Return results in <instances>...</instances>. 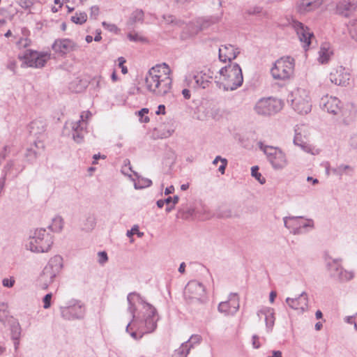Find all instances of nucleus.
Wrapping results in <instances>:
<instances>
[{
    "label": "nucleus",
    "mask_w": 357,
    "mask_h": 357,
    "mask_svg": "<svg viewBox=\"0 0 357 357\" xmlns=\"http://www.w3.org/2000/svg\"><path fill=\"white\" fill-rule=\"evenodd\" d=\"M138 303L142 305V310L138 314L136 325L134 326L142 335L155 331L160 319L157 309L147 303L142 296H138Z\"/></svg>",
    "instance_id": "nucleus-1"
},
{
    "label": "nucleus",
    "mask_w": 357,
    "mask_h": 357,
    "mask_svg": "<svg viewBox=\"0 0 357 357\" xmlns=\"http://www.w3.org/2000/svg\"><path fill=\"white\" fill-rule=\"evenodd\" d=\"M170 68L163 63L152 67L145 77V84L147 89H169L172 79L170 77Z\"/></svg>",
    "instance_id": "nucleus-2"
},
{
    "label": "nucleus",
    "mask_w": 357,
    "mask_h": 357,
    "mask_svg": "<svg viewBox=\"0 0 357 357\" xmlns=\"http://www.w3.org/2000/svg\"><path fill=\"white\" fill-rule=\"evenodd\" d=\"M53 236L45 229H36L30 236L29 244L26 245L33 252L43 253L48 252L53 244Z\"/></svg>",
    "instance_id": "nucleus-3"
},
{
    "label": "nucleus",
    "mask_w": 357,
    "mask_h": 357,
    "mask_svg": "<svg viewBox=\"0 0 357 357\" xmlns=\"http://www.w3.org/2000/svg\"><path fill=\"white\" fill-rule=\"evenodd\" d=\"M257 145L274 169H282L287 165L286 154L280 148L266 145L262 142H259Z\"/></svg>",
    "instance_id": "nucleus-4"
},
{
    "label": "nucleus",
    "mask_w": 357,
    "mask_h": 357,
    "mask_svg": "<svg viewBox=\"0 0 357 357\" xmlns=\"http://www.w3.org/2000/svg\"><path fill=\"white\" fill-rule=\"evenodd\" d=\"M294 66L295 61L294 58L290 56L282 57L275 62L274 66L271 69V73L275 79L285 82L294 74Z\"/></svg>",
    "instance_id": "nucleus-5"
},
{
    "label": "nucleus",
    "mask_w": 357,
    "mask_h": 357,
    "mask_svg": "<svg viewBox=\"0 0 357 357\" xmlns=\"http://www.w3.org/2000/svg\"><path fill=\"white\" fill-rule=\"evenodd\" d=\"M62 267L61 257L56 255L50 259L40 275V280L43 282V289H47L54 282V278L59 273Z\"/></svg>",
    "instance_id": "nucleus-6"
},
{
    "label": "nucleus",
    "mask_w": 357,
    "mask_h": 357,
    "mask_svg": "<svg viewBox=\"0 0 357 357\" xmlns=\"http://www.w3.org/2000/svg\"><path fill=\"white\" fill-rule=\"evenodd\" d=\"M282 100L273 97L262 98L255 106V111L259 115L271 116L279 112L283 107Z\"/></svg>",
    "instance_id": "nucleus-7"
},
{
    "label": "nucleus",
    "mask_w": 357,
    "mask_h": 357,
    "mask_svg": "<svg viewBox=\"0 0 357 357\" xmlns=\"http://www.w3.org/2000/svg\"><path fill=\"white\" fill-rule=\"evenodd\" d=\"M59 310L62 318L68 321L83 319L86 314L84 304L74 299L69 301L66 306H61Z\"/></svg>",
    "instance_id": "nucleus-8"
},
{
    "label": "nucleus",
    "mask_w": 357,
    "mask_h": 357,
    "mask_svg": "<svg viewBox=\"0 0 357 357\" xmlns=\"http://www.w3.org/2000/svg\"><path fill=\"white\" fill-rule=\"evenodd\" d=\"M290 102L292 108L300 114H306L311 111L308 91H291Z\"/></svg>",
    "instance_id": "nucleus-9"
},
{
    "label": "nucleus",
    "mask_w": 357,
    "mask_h": 357,
    "mask_svg": "<svg viewBox=\"0 0 357 357\" xmlns=\"http://www.w3.org/2000/svg\"><path fill=\"white\" fill-rule=\"evenodd\" d=\"M222 75H227V86H224V89H236L241 86L243 82L242 70L238 64L235 63L233 66H225L220 70Z\"/></svg>",
    "instance_id": "nucleus-10"
},
{
    "label": "nucleus",
    "mask_w": 357,
    "mask_h": 357,
    "mask_svg": "<svg viewBox=\"0 0 357 357\" xmlns=\"http://www.w3.org/2000/svg\"><path fill=\"white\" fill-rule=\"evenodd\" d=\"M213 82L205 75L197 72H190L185 75L183 86L192 89H205L213 88Z\"/></svg>",
    "instance_id": "nucleus-11"
},
{
    "label": "nucleus",
    "mask_w": 357,
    "mask_h": 357,
    "mask_svg": "<svg viewBox=\"0 0 357 357\" xmlns=\"http://www.w3.org/2000/svg\"><path fill=\"white\" fill-rule=\"evenodd\" d=\"M283 220L284 226L295 235L303 234L307 227H314L312 220L307 219L303 221L301 216L284 217Z\"/></svg>",
    "instance_id": "nucleus-12"
},
{
    "label": "nucleus",
    "mask_w": 357,
    "mask_h": 357,
    "mask_svg": "<svg viewBox=\"0 0 357 357\" xmlns=\"http://www.w3.org/2000/svg\"><path fill=\"white\" fill-rule=\"evenodd\" d=\"M184 295L186 299L201 301L205 296V288L201 282L191 280L185 286Z\"/></svg>",
    "instance_id": "nucleus-13"
},
{
    "label": "nucleus",
    "mask_w": 357,
    "mask_h": 357,
    "mask_svg": "<svg viewBox=\"0 0 357 357\" xmlns=\"http://www.w3.org/2000/svg\"><path fill=\"white\" fill-rule=\"evenodd\" d=\"M50 58V54L39 53L31 50H27L24 54V59L27 65L37 68L43 67Z\"/></svg>",
    "instance_id": "nucleus-14"
},
{
    "label": "nucleus",
    "mask_w": 357,
    "mask_h": 357,
    "mask_svg": "<svg viewBox=\"0 0 357 357\" xmlns=\"http://www.w3.org/2000/svg\"><path fill=\"white\" fill-rule=\"evenodd\" d=\"M289 24L296 31L300 40L305 44L304 47H308L310 45L311 38L314 36L309 28L294 18L289 20Z\"/></svg>",
    "instance_id": "nucleus-15"
},
{
    "label": "nucleus",
    "mask_w": 357,
    "mask_h": 357,
    "mask_svg": "<svg viewBox=\"0 0 357 357\" xmlns=\"http://www.w3.org/2000/svg\"><path fill=\"white\" fill-rule=\"evenodd\" d=\"M218 311L225 315H234L239 309V298L237 294L231 293L228 301L221 302L218 307Z\"/></svg>",
    "instance_id": "nucleus-16"
},
{
    "label": "nucleus",
    "mask_w": 357,
    "mask_h": 357,
    "mask_svg": "<svg viewBox=\"0 0 357 357\" xmlns=\"http://www.w3.org/2000/svg\"><path fill=\"white\" fill-rule=\"evenodd\" d=\"M52 48L56 53L66 55L70 52L77 50L78 45L70 39L59 38L54 40Z\"/></svg>",
    "instance_id": "nucleus-17"
},
{
    "label": "nucleus",
    "mask_w": 357,
    "mask_h": 357,
    "mask_svg": "<svg viewBox=\"0 0 357 357\" xmlns=\"http://www.w3.org/2000/svg\"><path fill=\"white\" fill-rule=\"evenodd\" d=\"M330 80L337 86L346 87L349 84L350 73L342 66H338L330 74Z\"/></svg>",
    "instance_id": "nucleus-18"
},
{
    "label": "nucleus",
    "mask_w": 357,
    "mask_h": 357,
    "mask_svg": "<svg viewBox=\"0 0 357 357\" xmlns=\"http://www.w3.org/2000/svg\"><path fill=\"white\" fill-rule=\"evenodd\" d=\"M340 101L335 96H324L320 100V106L323 110L333 114H337L340 111Z\"/></svg>",
    "instance_id": "nucleus-19"
},
{
    "label": "nucleus",
    "mask_w": 357,
    "mask_h": 357,
    "mask_svg": "<svg viewBox=\"0 0 357 357\" xmlns=\"http://www.w3.org/2000/svg\"><path fill=\"white\" fill-rule=\"evenodd\" d=\"M286 303L294 310H300L302 313L308 310V296L306 292H302L298 298H287Z\"/></svg>",
    "instance_id": "nucleus-20"
},
{
    "label": "nucleus",
    "mask_w": 357,
    "mask_h": 357,
    "mask_svg": "<svg viewBox=\"0 0 357 357\" xmlns=\"http://www.w3.org/2000/svg\"><path fill=\"white\" fill-rule=\"evenodd\" d=\"M357 10V1L342 0L337 3L336 6V12L337 14L346 17H349Z\"/></svg>",
    "instance_id": "nucleus-21"
},
{
    "label": "nucleus",
    "mask_w": 357,
    "mask_h": 357,
    "mask_svg": "<svg viewBox=\"0 0 357 357\" xmlns=\"http://www.w3.org/2000/svg\"><path fill=\"white\" fill-rule=\"evenodd\" d=\"M198 110L204 113L198 116V119L200 120H204L210 117L215 119L220 116V109L212 102H203L202 105L198 107Z\"/></svg>",
    "instance_id": "nucleus-22"
},
{
    "label": "nucleus",
    "mask_w": 357,
    "mask_h": 357,
    "mask_svg": "<svg viewBox=\"0 0 357 357\" xmlns=\"http://www.w3.org/2000/svg\"><path fill=\"white\" fill-rule=\"evenodd\" d=\"M239 53L238 49L232 45H221L219 48V59L222 62L231 61L236 59Z\"/></svg>",
    "instance_id": "nucleus-23"
},
{
    "label": "nucleus",
    "mask_w": 357,
    "mask_h": 357,
    "mask_svg": "<svg viewBox=\"0 0 357 357\" xmlns=\"http://www.w3.org/2000/svg\"><path fill=\"white\" fill-rule=\"evenodd\" d=\"M84 124V123L82 115L81 116L80 120L70 123L73 139L76 143H82L84 140V135L86 133Z\"/></svg>",
    "instance_id": "nucleus-24"
},
{
    "label": "nucleus",
    "mask_w": 357,
    "mask_h": 357,
    "mask_svg": "<svg viewBox=\"0 0 357 357\" xmlns=\"http://www.w3.org/2000/svg\"><path fill=\"white\" fill-rule=\"evenodd\" d=\"M45 145L42 140H35L33 145L26 149L25 158L27 161L31 163L33 162L38 158V155L40 154V151H43Z\"/></svg>",
    "instance_id": "nucleus-25"
},
{
    "label": "nucleus",
    "mask_w": 357,
    "mask_h": 357,
    "mask_svg": "<svg viewBox=\"0 0 357 357\" xmlns=\"http://www.w3.org/2000/svg\"><path fill=\"white\" fill-rule=\"evenodd\" d=\"M326 267L329 273L331 278L335 279L336 274L339 272L340 268L342 267L341 259H332L331 257H326L325 259Z\"/></svg>",
    "instance_id": "nucleus-26"
},
{
    "label": "nucleus",
    "mask_w": 357,
    "mask_h": 357,
    "mask_svg": "<svg viewBox=\"0 0 357 357\" xmlns=\"http://www.w3.org/2000/svg\"><path fill=\"white\" fill-rule=\"evenodd\" d=\"M46 123L43 120L33 121L29 126V132L31 135L40 138L45 132Z\"/></svg>",
    "instance_id": "nucleus-27"
},
{
    "label": "nucleus",
    "mask_w": 357,
    "mask_h": 357,
    "mask_svg": "<svg viewBox=\"0 0 357 357\" xmlns=\"http://www.w3.org/2000/svg\"><path fill=\"white\" fill-rule=\"evenodd\" d=\"M293 142L294 145L299 146L306 153H310L312 151L311 146L307 143L305 137L303 136L302 134L298 132V129H295V135L294 137Z\"/></svg>",
    "instance_id": "nucleus-28"
},
{
    "label": "nucleus",
    "mask_w": 357,
    "mask_h": 357,
    "mask_svg": "<svg viewBox=\"0 0 357 357\" xmlns=\"http://www.w3.org/2000/svg\"><path fill=\"white\" fill-rule=\"evenodd\" d=\"M261 314L265 315V322L266 328L268 331H271L275 323V317L273 310L270 308L262 309L258 311L257 312V315L259 318Z\"/></svg>",
    "instance_id": "nucleus-29"
},
{
    "label": "nucleus",
    "mask_w": 357,
    "mask_h": 357,
    "mask_svg": "<svg viewBox=\"0 0 357 357\" xmlns=\"http://www.w3.org/2000/svg\"><path fill=\"white\" fill-rule=\"evenodd\" d=\"M138 296H141V295L136 292H131V293L128 294V295L127 296V301L128 303V311L132 315L131 320L132 322V326H135L136 321L137 319V316L135 315V312H136L137 309H136L134 303H132V300H133L134 297H136L137 300L138 301Z\"/></svg>",
    "instance_id": "nucleus-30"
},
{
    "label": "nucleus",
    "mask_w": 357,
    "mask_h": 357,
    "mask_svg": "<svg viewBox=\"0 0 357 357\" xmlns=\"http://www.w3.org/2000/svg\"><path fill=\"white\" fill-rule=\"evenodd\" d=\"M355 273L352 271H347L342 266L340 268L339 272L336 274L335 280L340 282H346L351 280L354 278Z\"/></svg>",
    "instance_id": "nucleus-31"
},
{
    "label": "nucleus",
    "mask_w": 357,
    "mask_h": 357,
    "mask_svg": "<svg viewBox=\"0 0 357 357\" xmlns=\"http://www.w3.org/2000/svg\"><path fill=\"white\" fill-rule=\"evenodd\" d=\"M144 13L141 9H135L130 14V16L127 22V24L130 26H132L135 23H142L144 22Z\"/></svg>",
    "instance_id": "nucleus-32"
},
{
    "label": "nucleus",
    "mask_w": 357,
    "mask_h": 357,
    "mask_svg": "<svg viewBox=\"0 0 357 357\" xmlns=\"http://www.w3.org/2000/svg\"><path fill=\"white\" fill-rule=\"evenodd\" d=\"M332 52L330 50L329 45L328 44H324L321 45L319 52V60L321 63H324L328 61L330 59Z\"/></svg>",
    "instance_id": "nucleus-33"
},
{
    "label": "nucleus",
    "mask_w": 357,
    "mask_h": 357,
    "mask_svg": "<svg viewBox=\"0 0 357 357\" xmlns=\"http://www.w3.org/2000/svg\"><path fill=\"white\" fill-rule=\"evenodd\" d=\"M21 335V327L18 323L12 325L11 326V337L12 339L15 341V349L17 348L19 344V340Z\"/></svg>",
    "instance_id": "nucleus-34"
},
{
    "label": "nucleus",
    "mask_w": 357,
    "mask_h": 357,
    "mask_svg": "<svg viewBox=\"0 0 357 357\" xmlns=\"http://www.w3.org/2000/svg\"><path fill=\"white\" fill-rule=\"evenodd\" d=\"M134 174L137 177V181L134 183L135 189H142L151 185L152 181L150 179L140 177L136 172H134Z\"/></svg>",
    "instance_id": "nucleus-35"
},
{
    "label": "nucleus",
    "mask_w": 357,
    "mask_h": 357,
    "mask_svg": "<svg viewBox=\"0 0 357 357\" xmlns=\"http://www.w3.org/2000/svg\"><path fill=\"white\" fill-rule=\"evenodd\" d=\"M63 227V219L61 216H57L52 220V224L49 226V228L55 232H59L62 230Z\"/></svg>",
    "instance_id": "nucleus-36"
},
{
    "label": "nucleus",
    "mask_w": 357,
    "mask_h": 357,
    "mask_svg": "<svg viewBox=\"0 0 357 357\" xmlns=\"http://www.w3.org/2000/svg\"><path fill=\"white\" fill-rule=\"evenodd\" d=\"M186 344L182 343L181 347L174 351L172 357H187L190 349Z\"/></svg>",
    "instance_id": "nucleus-37"
},
{
    "label": "nucleus",
    "mask_w": 357,
    "mask_h": 357,
    "mask_svg": "<svg viewBox=\"0 0 357 357\" xmlns=\"http://www.w3.org/2000/svg\"><path fill=\"white\" fill-rule=\"evenodd\" d=\"M87 20V15L84 12L76 13L71 17V21L77 24H82Z\"/></svg>",
    "instance_id": "nucleus-38"
},
{
    "label": "nucleus",
    "mask_w": 357,
    "mask_h": 357,
    "mask_svg": "<svg viewBox=\"0 0 357 357\" xmlns=\"http://www.w3.org/2000/svg\"><path fill=\"white\" fill-rule=\"evenodd\" d=\"M349 31L354 40L357 41V20H351L348 24Z\"/></svg>",
    "instance_id": "nucleus-39"
},
{
    "label": "nucleus",
    "mask_w": 357,
    "mask_h": 357,
    "mask_svg": "<svg viewBox=\"0 0 357 357\" xmlns=\"http://www.w3.org/2000/svg\"><path fill=\"white\" fill-rule=\"evenodd\" d=\"M202 341V337L199 335H192L191 337L189 338L188 340L185 342L184 343H187L188 347L191 349L193 348L195 344H199Z\"/></svg>",
    "instance_id": "nucleus-40"
},
{
    "label": "nucleus",
    "mask_w": 357,
    "mask_h": 357,
    "mask_svg": "<svg viewBox=\"0 0 357 357\" xmlns=\"http://www.w3.org/2000/svg\"><path fill=\"white\" fill-rule=\"evenodd\" d=\"M347 170L352 172L353 168L348 165H340L336 168L333 169V174L337 176H342L344 173H345Z\"/></svg>",
    "instance_id": "nucleus-41"
},
{
    "label": "nucleus",
    "mask_w": 357,
    "mask_h": 357,
    "mask_svg": "<svg viewBox=\"0 0 357 357\" xmlns=\"http://www.w3.org/2000/svg\"><path fill=\"white\" fill-rule=\"evenodd\" d=\"M314 6H313V4L311 1L304 0L300 3L298 10L301 13H304V12H310V11L314 10Z\"/></svg>",
    "instance_id": "nucleus-42"
},
{
    "label": "nucleus",
    "mask_w": 357,
    "mask_h": 357,
    "mask_svg": "<svg viewBox=\"0 0 357 357\" xmlns=\"http://www.w3.org/2000/svg\"><path fill=\"white\" fill-rule=\"evenodd\" d=\"M158 131V136L161 139H165L170 137L174 132V128L163 129L162 127L157 130Z\"/></svg>",
    "instance_id": "nucleus-43"
},
{
    "label": "nucleus",
    "mask_w": 357,
    "mask_h": 357,
    "mask_svg": "<svg viewBox=\"0 0 357 357\" xmlns=\"http://www.w3.org/2000/svg\"><path fill=\"white\" fill-rule=\"evenodd\" d=\"M217 215L219 218H227L232 216L231 211L227 207L223 206L219 208Z\"/></svg>",
    "instance_id": "nucleus-44"
},
{
    "label": "nucleus",
    "mask_w": 357,
    "mask_h": 357,
    "mask_svg": "<svg viewBox=\"0 0 357 357\" xmlns=\"http://www.w3.org/2000/svg\"><path fill=\"white\" fill-rule=\"evenodd\" d=\"M259 167L258 166H254L251 168V174L253 177H255L260 183L263 184L265 183L266 180L264 177H262L261 174L258 172Z\"/></svg>",
    "instance_id": "nucleus-45"
},
{
    "label": "nucleus",
    "mask_w": 357,
    "mask_h": 357,
    "mask_svg": "<svg viewBox=\"0 0 357 357\" xmlns=\"http://www.w3.org/2000/svg\"><path fill=\"white\" fill-rule=\"evenodd\" d=\"M149 113V109L147 108H143L138 112V116H139V120L143 123L149 122V117L146 116Z\"/></svg>",
    "instance_id": "nucleus-46"
},
{
    "label": "nucleus",
    "mask_w": 357,
    "mask_h": 357,
    "mask_svg": "<svg viewBox=\"0 0 357 357\" xmlns=\"http://www.w3.org/2000/svg\"><path fill=\"white\" fill-rule=\"evenodd\" d=\"M128 38L130 41L133 42H144L146 40L145 38L139 36L137 33H129L128 34Z\"/></svg>",
    "instance_id": "nucleus-47"
},
{
    "label": "nucleus",
    "mask_w": 357,
    "mask_h": 357,
    "mask_svg": "<svg viewBox=\"0 0 357 357\" xmlns=\"http://www.w3.org/2000/svg\"><path fill=\"white\" fill-rule=\"evenodd\" d=\"M52 297V293L47 294L43 297V307L45 309H48V308L50 307Z\"/></svg>",
    "instance_id": "nucleus-48"
},
{
    "label": "nucleus",
    "mask_w": 357,
    "mask_h": 357,
    "mask_svg": "<svg viewBox=\"0 0 357 357\" xmlns=\"http://www.w3.org/2000/svg\"><path fill=\"white\" fill-rule=\"evenodd\" d=\"M98 262L101 265L105 264L108 260L107 254L105 251L99 252L98 253Z\"/></svg>",
    "instance_id": "nucleus-49"
},
{
    "label": "nucleus",
    "mask_w": 357,
    "mask_h": 357,
    "mask_svg": "<svg viewBox=\"0 0 357 357\" xmlns=\"http://www.w3.org/2000/svg\"><path fill=\"white\" fill-rule=\"evenodd\" d=\"M16 2L24 9L29 8L33 5V2L31 0H16Z\"/></svg>",
    "instance_id": "nucleus-50"
},
{
    "label": "nucleus",
    "mask_w": 357,
    "mask_h": 357,
    "mask_svg": "<svg viewBox=\"0 0 357 357\" xmlns=\"http://www.w3.org/2000/svg\"><path fill=\"white\" fill-rule=\"evenodd\" d=\"M102 25L103 26V27L105 29H106L107 30H108L111 32L116 33L119 31L118 27L114 24H109V23H107L106 22H103L102 23Z\"/></svg>",
    "instance_id": "nucleus-51"
},
{
    "label": "nucleus",
    "mask_w": 357,
    "mask_h": 357,
    "mask_svg": "<svg viewBox=\"0 0 357 357\" xmlns=\"http://www.w3.org/2000/svg\"><path fill=\"white\" fill-rule=\"evenodd\" d=\"M15 162L13 160H9L3 168L4 174L7 175L8 173H10L11 170L14 168Z\"/></svg>",
    "instance_id": "nucleus-52"
},
{
    "label": "nucleus",
    "mask_w": 357,
    "mask_h": 357,
    "mask_svg": "<svg viewBox=\"0 0 357 357\" xmlns=\"http://www.w3.org/2000/svg\"><path fill=\"white\" fill-rule=\"evenodd\" d=\"M124 162H125V165L122 167L121 172L126 175H128L130 176V175L129 174V171L132 172V169L130 167V161L128 160H125Z\"/></svg>",
    "instance_id": "nucleus-53"
},
{
    "label": "nucleus",
    "mask_w": 357,
    "mask_h": 357,
    "mask_svg": "<svg viewBox=\"0 0 357 357\" xmlns=\"http://www.w3.org/2000/svg\"><path fill=\"white\" fill-rule=\"evenodd\" d=\"M15 280L13 278H4L2 281V284L6 287H13L15 284Z\"/></svg>",
    "instance_id": "nucleus-54"
},
{
    "label": "nucleus",
    "mask_w": 357,
    "mask_h": 357,
    "mask_svg": "<svg viewBox=\"0 0 357 357\" xmlns=\"http://www.w3.org/2000/svg\"><path fill=\"white\" fill-rule=\"evenodd\" d=\"M119 66L121 68V72L123 74H126L128 73L127 68L123 65L126 63V59L121 56L118 59Z\"/></svg>",
    "instance_id": "nucleus-55"
},
{
    "label": "nucleus",
    "mask_w": 357,
    "mask_h": 357,
    "mask_svg": "<svg viewBox=\"0 0 357 357\" xmlns=\"http://www.w3.org/2000/svg\"><path fill=\"white\" fill-rule=\"evenodd\" d=\"M178 197L177 195L174 196V197H169L166 199H165V204L167 205H169L170 203H173L174 205L176 204L178 202Z\"/></svg>",
    "instance_id": "nucleus-56"
},
{
    "label": "nucleus",
    "mask_w": 357,
    "mask_h": 357,
    "mask_svg": "<svg viewBox=\"0 0 357 357\" xmlns=\"http://www.w3.org/2000/svg\"><path fill=\"white\" fill-rule=\"evenodd\" d=\"M349 144L352 148L357 149V133L351 137Z\"/></svg>",
    "instance_id": "nucleus-57"
},
{
    "label": "nucleus",
    "mask_w": 357,
    "mask_h": 357,
    "mask_svg": "<svg viewBox=\"0 0 357 357\" xmlns=\"http://www.w3.org/2000/svg\"><path fill=\"white\" fill-rule=\"evenodd\" d=\"M258 340L259 337L257 335L252 336V346L255 349H259L260 347V343Z\"/></svg>",
    "instance_id": "nucleus-58"
},
{
    "label": "nucleus",
    "mask_w": 357,
    "mask_h": 357,
    "mask_svg": "<svg viewBox=\"0 0 357 357\" xmlns=\"http://www.w3.org/2000/svg\"><path fill=\"white\" fill-rule=\"evenodd\" d=\"M99 8L98 6H92L91 8V17H93L95 19L98 15Z\"/></svg>",
    "instance_id": "nucleus-59"
},
{
    "label": "nucleus",
    "mask_w": 357,
    "mask_h": 357,
    "mask_svg": "<svg viewBox=\"0 0 357 357\" xmlns=\"http://www.w3.org/2000/svg\"><path fill=\"white\" fill-rule=\"evenodd\" d=\"M261 11V8L260 7H254L252 8H250L248 10V13L249 15H256L257 13H260Z\"/></svg>",
    "instance_id": "nucleus-60"
},
{
    "label": "nucleus",
    "mask_w": 357,
    "mask_h": 357,
    "mask_svg": "<svg viewBox=\"0 0 357 357\" xmlns=\"http://www.w3.org/2000/svg\"><path fill=\"white\" fill-rule=\"evenodd\" d=\"M163 20L167 23H174L175 21V17L173 15H165L162 16Z\"/></svg>",
    "instance_id": "nucleus-61"
},
{
    "label": "nucleus",
    "mask_w": 357,
    "mask_h": 357,
    "mask_svg": "<svg viewBox=\"0 0 357 357\" xmlns=\"http://www.w3.org/2000/svg\"><path fill=\"white\" fill-rule=\"evenodd\" d=\"M227 165V160H222L221 165L218 168V171L222 174H225L226 167Z\"/></svg>",
    "instance_id": "nucleus-62"
},
{
    "label": "nucleus",
    "mask_w": 357,
    "mask_h": 357,
    "mask_svg": "<svg viewBox=\"0 0 357 357\" xmlns=\"http://www.w3.org/2000/svg\"><path fill=\"white\" fill-rule=\"evenodd\" d=\"M6 180V175H3L0 178V195H1V193L4 189Z\"/></svg>",
    "instance_id": "nucleus-63"
},
{
    "label": "nucleus",
    "mask_w": 357,
    "mask_h": 357,
    "mask_svg": "<svg viewBox=\"0 0 357 357\" xmlns=\"http://www.w3.org/2000/svg\"><path fill=\"white\" fill-rule=\"evenodd\" d=\"M19 45L21 46H23L24 47H26L28 46L30 43V40L27 38H21L19 42Z\"/></svg>",
    "instance_id": "nucleus-64"
}]
</instances>
